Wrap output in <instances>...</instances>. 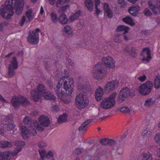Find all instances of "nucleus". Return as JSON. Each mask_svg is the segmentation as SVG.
<instances>
[{
	"instance_id": "nucleus-1",
	"label": "nucleus",
	"mask_w": 160,
	"mask_h": 160,
	"mask_svg": "<svg viewBox=\"0 0 160 160\" xmlns=\"http://www.w3.org/2000/svg\"><path fill=\"white\" fill-rule=\"evenodd\" d=\"M5 5H2L0 8V14L2 17L6 19H9L12 16L14 12L13 10L14 8L16 13L17 15H20L22 11L24 4L23 0H19L18 2L14 3L11 2Z\"/></svg>"
},
{
	"instance_id": "nucleus-2",
	"label": "nucleus",
	"mask_w": 160,
	"mask_h": 160,
	"mask_svg": "<svg viewBox=\"0 0 160 160\" xmlns=\"http://www.w3.org/2000/svg\"><path fill=\"white\" fill-rule=\"evenodd\" d=\"M117 95V93L115 92L109 97L104 98L101 103V107L103 109H108L113 107L115 103V99Z\"/></svg>"
},
{
	"instance_id": "nucleus-3",
	"label": "nucleus",
	"mask_w": 160,
	"mask_h": 160,
	"mask_svg": "<svg viewBox=\"0 0 160 160\" xmlns=\"http://www.w3.org/2000/svg\"><path fill=\"white\" fill-rule=\"evenodd\" d=\"M93 77L97 80L102 79L106 75V71L102 64L99 63L95 65L92 70Z\"/></svg>"
},
{
	"instance_id": "nucleus-4",
	"label": "nucleus",
	"mask_w": 160,
	"mask_h": 160,
	"mask_svg": "<svg viewBox=\"0 0 160 160\" xmlns=\"http://www.w3.org/2000/svg\"><path fill=\"white\" fill-rule=\"evenodd\" d=\"M59 80H62L61 84L63 85V88L66 91H68V95H70L73 92L74 86L73 81L68 76H64Z\"/></svg>"
},
{
	"instance_id": "nucleus-5",
	"label": "nucleus",
	"mask_w": 160,
	"mask_h": 160,
	"mask_svg": "<svg viewBox=\"0 0 160 160\" xmlns=\"http://www.w3.org/2000/svg\"><path fill=\"white\" fill-rule=\"evenodd\" d=\"M88 102L87 95L85 93H80L76 98V103L79 108H83L86 107Z\"/></svg>"
},
{
	"instance_id": "nucleus-6",
	"label": "nucleus",
	"mask_w": 160,
	"mask_h": 160,
	"mask_svg": "<svg viewBox=\"0 0 160 160\" xmlns=\"http://www.w3.org/2000/svg\"><path fill=\"white\" fill-rule=\"evenodd\" d=\"M153 87L152 82L149 81H148L139 86V92L142 95H148L150 92Z\"/></svg>"
},
{
	"instance_id": "nucleus-7",
	"label": "nucleus",
	"mask_w": 160,
	"mask_h": 160,
	"mask_svg": "<svg viewBox=\"0 0 160 160\" xmlns=\"http://www.w3.org/2000/svg\"><path fill=\"white\" fill-rule=\"evenodd\" d=\"M132 95H133L132 94L130 89L128 87H125L121 90L118 98L117 102L118 103H120L127 98Z\"/></svg>"
},
{
	"instance_id": "nucleus-8",
	"label": "nucleus",
	"mask_w": 160,
	"mask_h": 160,
	"mask_svg": "<svg viewBox=\"0 0 160 160\" xmlns=\"http://www.w3.org/2000/svg\"><path fill=\"white\" fill-rule=\"evenodd\" d=\"M27 39L28 41L32 44H37L39 40V35L38 33L34 31L30 30L29 31Z\"/></svg>"
},
{
	"instance_id": "nucleus-9",
	"label": "nucleus",
	"mask_w": 160,
	"mask_h": 160,
	"mask_svg": "<svg viewBox=\"0 0 160 160\" xmlns=\"http://www.w3.org/2000/svg\"><path fill=\"white\" fill-rule=\"evenodd\" d=\"M119 81L116 80H114L109 82L104 87L105 91L108 92H112L118 87L119 85Z\"/></svg>"
},
{
	"instance_id": "nucleus-10",
	"label": "nucleus",
	"mask_w": 160,
	"mask_h": 160,
	"mask_svg": "<svg viewBox=\"0 0 160 160\" xmlns=\"http://www.w3.org/2000/svg\"><path fill=\"white\" fill-rule=\"evenodd\" d=\"M18 63L15 57L12 58V61L11 62V64L8 68V76L9 77L11 78L15 74L14 69L17 68Z\"/></svg>"
},
{
	"instance_id": "nucleus-11",
	"label": "nucleus",
	"mask_w": 160,
	"mask_h": 160,
	"mask_svg": "<svg viewBox=\"0 0 160 160\" xmlns=\"http://www.w3.org/2000/svg\"><path fill=\"white\" fill-rule=\"evenodd\" d=\"M102 61L107 68H113L115 67V61L111 57L108 56L102 58Z\"/></svg>"
},
{
	"instance_id": "nucleus-12",
	"label": "nucleus",
	"mask_w": 160,
	"mask_h": 160,
	"mask_svg": "<svg viewBox=\"0 0 160 160\" xmlns=\"http://www.w3.org/2000/svg\"><path fill=\"white\" fill-rule=\"evenodd\" d=\"M62 80H59L58 84L55 88V90L58 97L62 99L65 94V92L62 91V85L61 84Z\"/></svg>"
},
{
	"instance_id": "nucleus-13",
	"label": "nucleus",
	"mask_w": 160,
	"mask_h": 160,
	"mask_svg": "<svg viewBox=\"0 0 160 160\" xmlns=\"http://www.w3.org/2000/svg\"><path fill=\"white\" fill-rule=\"evenodd\" d=\"M89 87V85L83 80V78L81 76L79 77L78 80V89L80 91L84 89L87 90V88H88Z\"/></svg>"
},
{
	"instance_id": "nucleus-14",
	"label": "nucleus",
	"mask_w": 160,
	"mask_h": 160,
	"mask_svg": "<svg viewBox=\"0 0 160 160\" xmlns=\"http://www.w3.org/2000/svg\"><path fill=\"white\" fill-rule=\"evenodd\" d=\"M141 10V7L138 5H133L129 7L128 11L129 13L132 16H136L139 14V12Z\"/></svg>"
},
{
	"instance_id": "nucleus-15",
	"label": "nucleus",
	"mask_w": 160,
	"mask_h": 160,
	"mask_svg": "<svg viewBox=\"0 0 160 160\" xmlns=\"http://www.w3.org/2000/svg\"><path fill=\"white\" fill-rule=\"evenodd\" d=\"M3 118L5 121V124L8 125L7 128L8 130H12L14 128L15 125L12 123V119L11 118L5 116Z\"/></svg>"
},
{
	"instance_id": "nucleus-16",
	"label": "nucleus",
	"mask_w": 160,
	"mask_h": 160,
	"mask_svg": "<svg viewBox=\"0 0 160 160\" xmlns=\"http://www.w3.org/2000/svg\"><path fill=\"white\" fill-rule=\"evenodd\" d=\"M14 144L16 146H24L25 145V142L24 141H22L21 140H18L14 142ZM22 148H16V150L14 151L12 153V155L13 156H15L18 154V153L20 152L22 149Z\"/></svg>"
},
{
	"instance_id": "nucleus-17",
	"label": "nucleus",
	"mask_w": 160,
	"mask_h": 160,
	"mask_svg": "<svg viewBox=\"0 0 160 160\" xmlns=\"http://www.w3.org/2000/svg\"><path fill=\"white\" fill-rule=\"evenodd\" d=\"M141 55L143 56L142 61L143 62H148L152 58L150 51H142Z\"/></svg>"
},
{
	"instance_id": "nucleus-18",
	"label": "nucleus",
	"mask_w": 160,
	"mask_h": 160,
	"mask_svg": "<svg viewBox=\"0 0 160 160\" xmlns=\"http://www.w3.org/2000/svg\"><path fill=\"white\" fill-rule=\"evenodd\" d=\"M40 123L45 127H48L50 123V121L48 118L44 116H41L38 119Z\"/></svg>"
},
{
	"instance_id": "nucleus-19",
	"label": "nucleus",
	"mask_w": 160,
	"mask_h": 160,
	"mask_svg": "<svg viewBox=\"0 0 160 160\" xmlns=\"http://www.w3.org/2000/svg\"><path fill=\"white\" fill-rule=\"evenodd\" d=\"M103 94V89L101 87L98 88L96 91L95 94L96 100L98 101H100L102 98Z\"/></svg>"
},
{
	"instance_id": "nucleus-20",
	"label": "nucleus",
	"mask_w": 160,
	"mask_h": 160,
	"mask_svg": "<svg viewBox=\"0 0 160 160\" xmlns=\"http://www.w3.org/2000/svg\"><path fill=\"white\" fill-rule=\"evenodd\" d=\"M103 8L105 12L107 14L108 17L109 18H112L113 16V12L108 4L107 3H104Z\"/></svg>"
},
{
	"instance_id": "nucleus-21",
	"label": "nucleus",
	"mask_w": 160,
	"mask_h": 160,
	"mask_svg": "<svg viewBox=\"0 0 160 160\" xmlns=\"http://www.w3.org/2000/svg\"><path fill=\"white\" fill-rule=\"evenodd\" d=\"M58 21L62 24L65 25L68 23V19L66 15L64 13L61 14L58 18Z\"/></svg>"
},
{
	"instance_id": "nucleus-22",
	"label": "nucleus",
	"mask_w": 160,
	"mask_h": 160,
	"mask_svg": "<svg viewBox=\"0 0 160 160\" xmlns=\"http://www.w3.org/2000/svg\"><path fill=\"white\" fill-rule=\"evenodd\" d=\"M81 13L82 11L81 10H79L75 13H73V15L71 16L69 19L70 22L78 19L79 17L81 15Z\"/></svg>"
},
{
	"instance_id": "nucleus-23",
	"label": "nucleus",
	"mask_w": 160,
	"mask_h": 160,
	"mask_svg": "<svg viewBox=\"0 0 160 160\" xmlns=\"http://www.w3.org/2000/svg\"><path fill=\"white\" fill-rule=\"evenodd\" d=\"M84 4L88 9L90 12L93 11V3L92 0H85Z\"/></svg>"
},
{
	"instance_id": "nucleus-24",
	"label": "nucleus",
	"mask_w": 160,
	"mask_h": 160,
	"mask_svg": "<svg viewBox=\"0 0 160 160\" xmlns=\"http://www.w3.org/2000/svg\"><path fill=\"white\" fill-rule=\"evenodd\" d=\"M44 98L47 99L51 100L53 101L56 100V97L54 94L52 92H44L43 93Z\"/></svg>"
},
{
	"instance_id": "nucleus-25",
	"label": "nucleus",
	"mask_w": 160,
	"mask_h": 160,
	"mask_svg": "<svg viewBox=\"0 0 160 160\" xmlns=\"http://www.w3.org/2000/svg\"><path fill=\"white\" fill-rule=\"evenodd\" d=\"M40 95L35 90H32L31 92V98L35 102L38 101Z\"/></svg>"
},
{
	"instance_id": "nucleus-26",
	"label": "nucleus",
	"mask_w": 160,
	"mask_h": 160,
	"mask_svg": "<svg viewBox=\"0 0 160 160\" xmlns=\"http://www.w3.org/2000/svg\"><path fill=\"white\" fill-rule=\"evenodd\" d=\"M92 121L91 119L86 121L82 123L79 128L78 129L79 131H84L87 128L88 125Z\"/></svg>"
},
{
	"instance_id": "nucleus-27",
	"label": "nucleus",
	"mask_w": 160,
	"mask_h": 160,
	"mask_svg": "<svg viewBox=\"0 0 160 160\" xmlns=\"http://www.w3.org/2000/svg\"><path fill=\"white\" fill-rule=\"evenodd\" d=\"M123 22L125 23L130 25L131 26H133L135 24L132 18L129 16H127L122 19Z\"/></svg>"
},
{
	"instance_id": "nucleus-28",
	"label": "nucleus",
	"mask_w": 160,
	"mask_h": 160,
	"mask_svg": "<svg viewBox=\"0 0 160 160\" xmlns=\"http://www.w3.org/2000/svg\"><path fill=\"white\" fill-rule=\"evenodd\" d=\"M130 29V28L128 26L124 25H119L117 27L116 30L118 32L123 31L124 32L123 33V34H124L127 33Z\"/></svg>"
},
{
	"instance_id": "nucleus-29",
	"label": "nucleus",
	"mask_w": 160,
	"mask_h": 160,
	"mask_svg": "<svg viewBox=\"0 0 160 160\" xmlns=\"http://www.w3.org/2000/svg\"><path fill=\"white\" fill-rule=\"evenodd\" d=\"M63 32L65 35L69 36H72L73 34L71 27L69 25H66L64 27Z\"/></svg>"
},
{
	"instance_id": "nucleus-30",
	"label": "nucleus",
	"mask_w": 160,
	"mask_h": 160,
	"mask_svg": "<svg viewBox=\"0 0 160 160\" xmlns=\"http://www.w3.org/2000/svg\"><path fill=\"white\" fill-rule=\"evenodd\" d=\"M21 134L24 139H27L28 137V134H29L28 130L27 129L26 127L22 126L20 129Z\"/></svg>"
},
{
	"instance_id": "nucleus-31",
	"label": "nucleus",
	"mask_w": 160,
	"mask_h": 160,
	"mask_svg": "<svg viewBox=\"0 0 160 160\" xmlns=\"http://www.w3.org/2000/svg\"><path fill=\"white\" fill-rule=\"evenodd\" d=\"M11 154L9 152L6 151L0 153V160H8Z\"/></svg>"
},
{
	"instance_id": "nucleus-32",
	"label": "nucleus",
	"mask_w": 160,
	"mask_h": 160,
	"mask_svg": "<svg viewBox=\"0 0 160 160\" xmlns=\"http://www.w3.org/2000/svg\"><path fill=\"white\" fill-rule=\"evenodd\" d=\"M11 101L12 106L15 108H17L20 104L19 98L16 96L12 97Z\"/></svg>"
},
{
	"instance_id": "nucleus-33",
	"label": "nucleus",
	"mask_w": 160,
	"mask_h": 160,
	"mask_svg": "<svg viewBox=\"0 0 160 160\" xmlns=\"http://www.w3.org/2000/svg\"><path fill=\"white\" fill-rule=\"evenodd\" d=\"M67 120V114L66 113H64L59 116L58 119V123H62L66 122Z\"/></svg>"
},
{
	"instance_id": "nucleus-34",
	"label": "nucleus",
	"mask_w": 160,
	"mask_h": 160,
	"mask_svg": "<svg viewBox=\"0 0 160 160\" xmlns=\"http://www.w3.org/2000/svg\"><path fill=\"white\" fill-rule=\"evenodd\" d=\"M32 11L31 9L26 10L25 12V15L28 19L27 22L31 21L33 18V16L32 15Z\"/></svg>"
},
{
	"instance_id": "nucleus-35",
	"label": "nucleus",
	"mask_w": 160,
	"mask_h": 160,
	"mask_svg": "<svg viewBox=\"0 0 160 160\" xmlns=\"http://www.w3.org/2000/svg\"><path fill=\"white\" fill-rule=\"evenodd\" d=\"M148 4L154 14H158V12L156 10L158 9L157 7L152 4L151 1H148Z\"/></svg>"
},
{
	"instance_id": "nucleus-36",
	"label": "nucleus",
	"mask_w": 160,
	"mask_h": 160,
	"mask_svg": "<svg viewBox=\"0 0 160 160\" xmlns=\"http://www.w3.org/2000/svg\"><path fill=\"white\" fill-rule=\"evenodd\" d=\"M45 88L42 84H39L37 88V90L36 92L38 93H39V95L41 96V95H43V93L44 92H45Z\"/></svg>"
},
{
	"instance_id": "nucleus-37",
	"label": "nucleus",
	"mask_w": 160,
	"mask_h": 160,
	"mask_svg": "<svg viewBox=\"0 0 160 160\" xmlns=\"http://www.w3.org/2000/svg\"><path fill=\"white\" fill-rule=\"evenodd\" d=\"M12 146L11 142L6 141H2L0 142V148H6Z\"/></svg>"
},
{
	"instance_id": "nucleus-38",
	"label": "nucleus",
	"mask_w": 160,
	"mask_h": 160,
	"mask_svg": "<svg viewBox=\"0 0 160 160\" xmlns=\"http://www.w3.org/2000/svg\"><path fill=\"white\" fill-rule=\"evenodd\" d=\"M32 122L31 118L27 116H26L23 119L24 124H27L28 127L31 126Z\"/></svg>"
},
{
	"instance_id": "nucleus-39",
	"label": "nucleus",
	"mask_w": 160,
	"mask_h": 160,
	"mask_svg": "<svg viewBox=\"0 0 160 160\" xmlns=\"http://www.w3.org/2000/svg\"><path fill=\"white\" fill-rule=\"evenodd\" d=\"M142 160H152V156L151 154L148 152L147 153H143L142 155Z\"/></svg>"
},
{
	"instance_id": "nucleus-40",
	"label": "nucleus",
	"mask_w": 160,
	"mask_h": 160,
	"mask_svg": "<svg viewBox=\"0 0 160 160\" xmlns=\"http://www.w3.org/2000/svg\"><path fill=\"white\" fill-rule=\"evenodd\" d=\"M50 16L52 22L56 23L58 20L57 14L54 12H52L50 14Z\"/></svg>"
},
{
	"instance_id": "nucleus-41",
	"label": "nucleus",
	"mask_w": 160,
	"mask_h": 160,
	"mask_svg": "<svg viewBox=\"0 0 160 160\" xmlns=\"http://www.w3.org/2000/svg\"><path fill=\"white\" fill-rule=\"evenodd\" d=\"M154 101L152 98H149L147 99L145 102L144 105L145 106H150L154 103Z\"/></svg>"
},
{
	"instance_id": "nucleus-42",
	"label": "nucleus",
	"mask_w": 160,
	"mask_h": 160,
	"mask_svg": "<svg viewBox=\"0 0 160 160\" xmlns=\"http://www.w3.org/2000/svg\"><path fill=\"white\" fill-rule=\"evenodd\" d=\"M29 134L33 136H36L37 134V132L36 130L33 127L30 126L28 127Z\"/></svg>"
},
{
	"instance_id": "nucleus-43",
	"label": "nucleus",
	"mask_w": 160,
	"mask_h": 160,
	"mask_svg": "<svg viewBox=\"0 0 160 160\" xmlns=\"http://www.w3.org/2000/svg\"><path fill=\"white\" fill-rule=\"evenodd\" d=\"M29 134L33 136H36L37 134V132L36 130L33 127L30 126L28 127Z\"/></svg>"
},
{
	"instance_id": "nucleus-44",
	"label": "nucleus",
	"mask_w": 160,
	"mask_h": 160,
	"mask_svg": "<svg viewBox=\"0 0 160 160\" xmlns=\"http://www.w3.org/2000/svg\"><path fill=\"white\" fill-rule=\"evenodd\" d=\"M154 87L156 88L160 87V79L159 77L157 76L154 81Z\"/></svg>"
},
{
	"instance_id": "nucleus-45",
	"label": "nucleus",
	"mask_w": 160,
	"mask_h": 160,
	"mask_svg": "<svg viewBox=\"0 0 160 160\" xmlns=\"http://www.w3.org/2000/svg\"><path fill=\"white\" fill-rule=\"evenodd\" d=\"M151 133V132L149 129L144 130L142 134V136L144 138L146 137H148Z\"/></svg>"
},
{
	"instance_id": "nucleus-46",
	"label": "nucleus",
	"mask_w": 160,
	"mask_h": 160,
	"mask_svg": "<svg viewBox=\"0 0 160 160\" xmlns=\"http://www.w3.org/2000/svg\"><path fill=\"white\" fill-rule=\"evenodd\" d=\"M19 99L20 104H22L23 105H26L29 103L28 100L23 97L20 98Z\"/></svg>"
},
{
	"instance_id": "nucleus-47",
	"label": "nucleus",
	"mask_w": 160,
	"mask_h": 160,
	"mask_svg": "<svg viewBox=\"0 0 160 160\" xmlns=\"http://www.w3.org/2000/svg\"><path fill=\"white\" fill-rule=\"evenodd\" d=\"M39 152L42 159H43L45 158L46 155V151L45 149L43 148H41L39 150Z\"/></svg>"
},
{
	"instance_id": "nucleus-48",
	"label": "nucleus",
	"mask_w": 160,
	"mask_h": 160,
	"mask_svg": "<svg viewBox=\"0 0 160 160\" xmlns=\"http://www.w3.org/2000/svg\"><path fill=\"white\" fill-rule=\"evenodd\" d=\"M119 110L121 112L125 113H128L130 112V109L126 107H122L120 108Z\"/></svg>"
},
{
	"instance_id": "nucleus-49",
	"label": "nucleus",
	"mask_w": 160,
	"mask_h": 160,
	"mask_svg": "<svg viewBox=\"0 0 160 160\" xmlns=\"http://www.w3.org/2000/svg\"><path fill=\"white\" fill-rule=\"evenodd\" d=\"M143 14L147 17H150L152 15L150 10L148 8H145L143 11Z\"/></svg>"
},
{
	"instance_id": "nucleus-50",
	"label": "nucleus",
	"mask_w": 160,
	"mask_h": 160,
	"mask_svg": "<svg viewBox=\"0 0 160 160\" xmlns=\"http://www.w3.org/2000/svg\"><path fill=\"white\" fill-rule=\"evenodd\" d=\"M154 139L157 144L160 145V133H157L155 134Z\"/></svg>"
},
{
	"instance_id": "nucleus-51",
	"label": "nucleus",
	"mask_w": 160,
	"mask_h": 160,
	"mask_svg": "<svg viewBox=\"0 0 160 160\" xmlns=\"http://www.w3.org/2000/svg\"><path fill=\"white\" fill-rule=\"evenodd\" d=\"M114 41L116 42H120L122 41V38L120 34L115 35L114 38Z\"/></svg>"
},
{
	"instance_id": "nucleus-52",
	"label": "nucleus",
	"mask_w": 160,
	"mask_h": 160,
	"mask_svg": "<svg viewBox=\"0 0 160 160\" xmlns=\"http://www.w3.org/2000/svg\"><path fill=\"white\" fill-rule=\"evenodd\" d=\"M70 0H58L56 2L57 7H59L58 5H62L70 1Z\"/></svg>"
},
{
	"instance_id": "nucleus-53",
	"label": "nucleus",
	"mask_w": 160,
	"mask_h": 160,
	"mask_svg": "<svg viewBox=\"0 0 160 160\" xmlns=\"http://www.w3.org/2000/svg\"><path fill=\"white\" fill-rule=\"evenodd\" d=\"M83 151V149L82 148H76L74 151L75 154H81Z\"/></svg>"
},
{
	"instance_id": "nucleus-54",
	"label": "nucleus",
	"mask_w": 160,
	"mask_h": 160,
	"mask_svg": "<svg viewBox=\"0 0 160 160\" xmlns=\"http://www.w3.org/2000/svg\"><path fill=\"white\" fill-rule=\"evenodd\" d=\"M109 139L103 138L100 141V143L103 145H107L108 144Z\"/></svg>"
},
{
	"instance_id": "nucleus-55",
	"label": "nucleus",
	"mask_w": 160,
	"mask_h": 160,
	"mask_svg": "<svg viewBox=\"0 0 160 160\" xmlns=\"http://www.w3.org/2000/svg\"><path fill=\"white\" fill-rule=\"evenodd\" d=\"M26 21V17L25 16H23L21 18L19 24L20 26H22Z\"/></svg>"
},
{
	"instance_id": "nucleus-56",
	"label": "nucleus",
	"mask_w": 160,
	"mask_h": 160,
	"mask_svg": "<svg viewBox=\"0 0 160 160\" xmlns=\"http://www.w3.org/2000/svg\"><path fill=\"white\" fill-rule=\"evenodd\" d=\"M53 153L51 151H49L46 154L45 158H50L53 157Z\"/></svg>"
},
{
	"instance_id": "nucleus-57",
	"label": "nucleus",
	"mask_w": 160,
	"mask_h": 160,
	"mask_svg": "<svg viewBox=\"0 0 160 160\" xmlns=\"http://www.w3.org/2000/svg\"><path fill=\"white\" fill-rule=\"evenodd\" d=\"M137 79L141 82H143L146 79V76L145 74L137 78Z\"/></svg>"
},
{
	"instance_id": "nucleus-58",
	"label": "nucleus",
	"mask_w": 160,
	"mask_h": 160,
	"mask_svg": "<svg viewBox=\"0 0 160 160\" xmlns=\"http://www.w3.org/2000/svg\"><path fill=\"white\" fill-rule=\"evenodd\" d=\"M31 126H32V127L34 126L35 128H39V125H38V123L37 121L35 120H33L32 121Z\"/></svg>"
},
{
	"instance_id": "nucleus-59",
	"label": "nucleus",
	"mask_w": 160,
	"mask_h": 160,
	"mask_svg": "<svg viewBox=\"0 0 160 160\" xmlns=\"http://www.w3.org/2000/svg\"><path fill=\"white\" fill-rule=\"evenodd\" d=\"M118 142L117 141L111 139H109V142L108 144L110 145H113L115 144H118Z\"/></svg>"
},
{
	"instance_id": "nucleus-60",
	"label": "nucleus",
	"mask_w": 160,
	"mask_h": 160,
	"mask_svg": "<svg viewBox=\"0 0 160 160\" xmlns=\"http://www.w3.org/2000/svg\"><path fill=\"white\" fill-rule=\"evenodd\" d=\"M69 5L68 4L66 5L61 7V10L63 12H65L67 10L68 8L69 7Z\"/></svg>"
},
{
	"instance_id": "nucleus-61",
	"label": "nucleus",
	"mask_w": 160,
	"mask_h": 160,
	"mask_svg": "<svg viewBox=\"0 0 160 160\" xmlns=\"http://www.w3.org/2000/svg\"><path fill=\"white\" fill-rule=\"evenodd\" d=\"M98 6H95V13L97 14V15L98 16L99 14L102 12V11L100 10V9L98 8Z\"/></svg>"
},
{
	"instance_id": "nucleus-62",
	"label": "nucleus",
	"mask_w": 160,
	"mask_h": 160,
	"mask_svg": "<svg viewBox=\"0 0 160 160\" xmlns=\"http://www.w3.org/2000/svg\"><path fill=\"white\" fill-rule=\"evenodd\" d=\"M46 144L44 142H40L38 145V146L39 148H42L43 147L46 146Z\"/></svg>"
},
{
	"instance_id": "nucleus-63",
	"label": "nucleus",
	"mask_w": 160,
	"mask_h": 160,
	"mask_svg": "<svg viewBox=\"0 0 160 160\" xmlns=\"http://www.w3.org/2000/svg\"><path fill=\"white\" fill-rule=\"evenodd\" d=\"M123 152V149L122 148H117V152L119 155L122 154Z\"/></svg>"
},
{
	"instance_id": "nucleus-64",
	"label": "nucleus",
	"mask_w": 160,
	"mask_h": 160,
	"mask_svg": "<svg viewBox=\"0 0 160 160\" xmlns=\"http://www.w3.org/2000/svg\"><path fill=\"white\" fill-rule=\"evenodd\" d=\"M53 110L54 111H57L59 110V108L58 106L57 105H53L52 106Z\"/></svg>"
}]
</instances>
